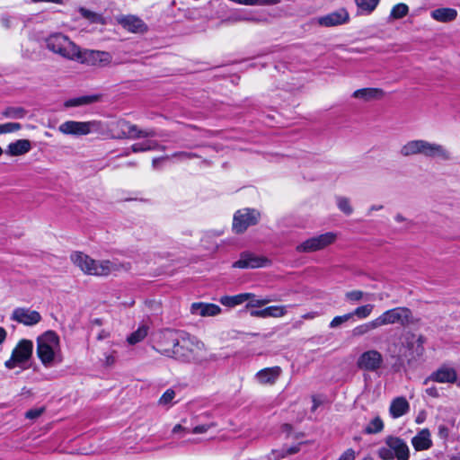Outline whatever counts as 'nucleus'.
Segmentation results:
<instances>
[{
    "instance_id": "nucleus-1",
    "label": "nucleus",
    "mask_w": 460,
    "mask_h": 460,
    "mask_svg": "<svg viewBox=\"0 0 460 460\" xmlns=\"http://www.w3.org/2000/svg\"><path fill=\"white\" fill-rule=\"evenodd\" d=\"M36 354L45 367H52L63 362L59 336L53 331H47L36 340Z\"/></svg>"
},
{
    "instance_id": "nucleus-2",
    "label": "nucleus",
    "mask_w": 460,
    "mask_h": 460,
    "mask_svg": "<svg viewBox=\"0 0 460 460\" xmlns=\"http://www.w3.org/2000/svg\"><path fill=\"white\" fill-rule=\"evenodd\" d=\"M70 259L73 264L86 275L105 277L124 269V266L117 261H97L81 252H73Z\"/></svg>"
},
{
    "instance_id": "nucleus-3",
    "label": "nucleus",
    "mask_w": 460,
    "mask_h": 460,
    "mask_svg": "<svg viewBox=\"0 0 460 460\" xmlns=\"http://www.w3.org/2000/svg\"><path fill=\"white\" fill-rule=\"evenodd\" d=\"M399 154L402 157L423 155L430 159L448 161L452 158L451 153L443 145L429 142L425 139H412L407 141L400 148Z\"/></svg>"
},
{
    "instance_id": "nucleus-4",
    "label": "nucleus",
    "mask_w": 460,
    "mask_h": 460,
    "mask_svg": "<svg viewBox=\"0 0 460 460\" xmlns=\"http://www.w3.org/2000/svg\"><path fill=\"white\" fill-rule=\"evenodd\" d=\"M204 349L205 345L202 341L183 332L170 358L188 363L196 360Z\"/></svg>"
},
{
    "instance_id": "nucleus-5",
    "label": "nucleus",
    "mask_w": 460,
    "mask_h": 460,
    "mask_svg": "<svg viewBox=\"0 0 460 460\" xmlns=\"http://www.w3.org/2000/svg\"><path fill=\"white\" fill-rule=\"evenodd\" d=\"M382 460H409L410 448L407 443L399 437L388 436L385 438V446L377 451Z\"/></svg>"
},
{
    "instance_id": "nucleus-6",
    "label": "nucleus",
    "mask_w": 460,
    "mask_h": 460,
    "mask_svg": "<svg viewBox=\"0 0 460 460\" xmlns=\"http://www.w3.org/2000/svg\"><path fill=\"white\" fill-rule=\"evenodd\" d=\"M46 44L49 50L71 61H75L78 54L79 46L62 33L50 35Z\"/></svg>"
},
{
    "instance_id": "nucleus-7",
    "label": "nucleus",
    "mask_w": 460,
    "mask_h": 460,
    "mask_svg": "<svg viewBox=\"0 0 460 460\" xmlns=\"http://www.w3.org/2000/svg\"><path fill=\"white\" fill-rule=\"evenodd\" d=\"M58 130L65 135L85 136L93 133L103 134L106 131V127L99 120H67L59 125Z\"/></svg>"
},
{
    "instance_id": "nucleus-8",
    "label": "nucleus",
    "mask_w": 460,
    "mask_h": 460,
    "mask_svg": "<svg viewBox=\"0 0 460 460\" xmlns=\"http://www.w3.org/2000/svg\"><path fill=\"white\" fill-rule=\"evenodd\" d=\"M377 325L380 327L385 325L395 324L405 326L413 323V316L411 311L408 307L399 306L383 312L376 318Z\"/></svg>"
},
{
    "instance_id": "nucleus-9",
    "label": "nucleus",
    "mask_w": 460,
    "mask_h": 460,
    "mask_svg": "<svg viewBox=\"0 0 460 460\" xmlns=\"http://www.w3.org/2000/svg\"><path fill=\"white\" fill-rule=\"evenodd\" d=\"M33 343L30 340H22L13 349L11 358L4 362V367L8 369L20 367L27 368V363L32 355Z\"/></svg>"
},
{
    "instance_id": "nucleus-10",
    "label": "nucleus",
    "mask_w": 460,
    "mask_h": 460,
    "mask_svg": "<svg viewBox=\"0 0 460 460\" xmlns=\"http://www.w3.org/2000/svg\"><path fill=\"white\" fill-rule=\"evenodd\" d=\"M183 332L166 329L159 332L155 339L153 349L161 355L170 358Z\"/></svg>"
},
{
    "instance_id": "nucleus-11",
    "label": "nucleus",
    "mask_w": 460,
    "mask_h": 460,
    "mask_svg": "<svg viewBox=\"0 0 460 460\" xmlns=\"http://www.w3.org/2000/svg\"><path fill=\"white\" fill-rule=\"evenodd\" d=\"M75 61L85 66L104 67L111 64L112 55L107 51L82 49L79 47Z\"/></svg>"
},
{
    "instance_id": "nucleus-12",
    "label": "nucleus",
    "mask_w": 460,
    "mask_h": 460,
    "mask_svg": "<svg viewBox=\"0 0 460 460\" xmlns=\"http://www.w3.org/2000/svg\"><path fill=\"white\" fill-rule=\"evenodd\" d=\"M336 239L337 234L335 233L327 232L306 239L296 247V251L306 253L317 252L332 244Z\"/></svg>"
},
{
    "instance_id": "nucleus-13",
    "label": "nucleus",
    "mask_w": 460,
    "mask_h": 460,
    "mask_svg": "<svg viewBox=\"0 0 460 460\" xmlns=\"http://www.w3.org/2000/svg\"><path fill=\"white\" fill-rule=\"evenodd\" d=\"M261 214L253 208H243L235 212L233 221V229L236 234L243 233L249 226L256 225Z\"/></svg>"
},
{
    "instance_id": "nucleus-14",
    "label": "nucleus",
    "mask_w": 460,
    "mask_h": 460,
    "mask_svg": "<svg viewBox=\"0 0 460 460\" xmlns=\"http://www.w3.org/2000/svg\"><path fill=\"white\" fill-rule=\"evenodd\" d=\"M117 128L119 129V138H146L156 136L154 129H141L137 125L129 121L120 119L116 123Z\"/></svg>"
},
{
    "instance_id": "nucleus-15",
    "label": "nucleus",
    "mask_w": 460,
    "mask_h": 460,
    "mask_svg": "<svg viewBox=\"0 0 460 460\" xmlns=\"http://www.w3.org/2000/svg\"><path fill=\"white\" fill-rule=\"evenodd\" d=\"M384 363L383 355L376 349L363 352L357 360V367L364 371H377Z\"/></svg>"
},
{
    "instance_id": "nucleus-16",
    "label": "nucleus",
    "mask_w": 460,
    "mask_h": 460,
    "mask_svg": "<svg viewBox=\"0 0 460 460\" xmlns=\"http://www.w3.org/2000/svg\"><path fill=\"white\" fill-rule=\"evenodd\" d=\"M271 264L270 260L264 256H257L251 252H243L238 261L234 264V268L239 269H257L268 267Z\"/></svg>"
},
{
    "instance_id": "nucleus-17",
    "label": "nucleus",
    "mask_w": 460,
    "mask_h": 460,
    "mask_svg": "<svg viewBox=\"0 0 460 460\" xmlns=\"http://www.w3.org/2000/svg\"><path fill=\"white\" fill-rule=\"evenodd\" d=\"M11 319L23 325L31 326L41 321V315L38 311L18 307L13 311Z\"/></svg>"
},
{
    "instance_id": "nucleus-18",
    "label": "nucleus",
    "mask_w": 460,
    "mask_h": 460,
    "mask_svg": "<svg viewBox=\"0 0 460 460\" xmlns=\"http://www.w3.org/2000/svg\"><path fill=\"white\" fill-rule=\"evenodd\" d=\"M117 22L123 29L132 33H144L147 31V25L136 15H121L117 18Z\"/></svg>"
},
{
    "instance_id": "nucleus-19",
    "label": "nucleus",
    "mask_w": 460,
    "mask_h": 460,
    "mask_svg": "<svg viewBox=\"0 0 460 460\" xmlns=\"http://www.w3.org/2000/svg\"><path fill=\"white\" fill-rule=\"evenodd\" d=\"M349 19V15L348 12L341 8L320 17L318 23L325 27L338 26L348 22Z\"/></svg>"
},
{
    "instance_id": "nucleus-20",
    "label": "nucleus",
    "mask_w": 460,
    "mask_h": 460,
    "mask_svg": "<svg viewBox=\"0 0 460 460\" xmlns=\"http://www.w3.org/2000/svg\"><path fill=\"white\" fill-rule=\"evenodd\" d=\"M457 379V373L455 368L447 366H442L434 371L425 381L429 380L438 383H455Z\"/></svg>"
},
{
    "instance_id": "nucleus-21",
    "label": "nucleus",
    "mask_w": 460,
    "mask_h": 460,
    "mask_svg": "<svg viewBox=\"0 0 460 460\" xmlns=\"http://www.w3.org/2000/svg\"><path fill=\"white\" fill-rule=\"evenodd\" d=\"M289 305H270L263 309L252 310L250 314L257 318H280L288 314V307Z\"/></svg>"
},
{
    "instance_id": "nucleus-22",
    "label": "nucleus",
    "mask_w": 460,
    "mask_h": 460,
    "mask_svg": "<svg viewBox=\"0 0 460 460\" xmlns=\"http://www.w3.org/2000/svg\"><path fill=\"white\" fill-rule=\"evenodd\" d=\"M280 374L281 368L279 367H266L257 372L255 378L261 385H273Z\"/></svg>"
},
{
    "instance_id": "nucleus-23",
    "label": "nucleus",
    "mask_w": 460,
    "mask_h": 460,
    "mask_svg": "<svg viewBox=\"0 0 460 460\" xmlns=\"http://www.w3.org/2000/svg\"><path fill=\"white\" fill-rule=\"evenodd\" d=\"M191 314L202 317L216 316L221 313V308L215 304L194 303L190 308Z\"/></svg>"
},
{
    "instance_id": "nucleus-24",
    "label": "nucleus",
    "mask_w": 460,
    "mask_h": 460,
    "mask_svg": "<svg viewBox=\"0 0 460 460\" xmlns=\"http://www.w3.org/2000/svg\"><path fill=\"white\" fill-rule=\"evenodd\" d=\"M431 435L428 429H423L411 439L412 447L416 451L428 450L432 446Z\"/></svg>"
},
{
    "instance_id": "nucleus-25",
    "label": "nucleus",
    "mask_w": 460,
    "mask_h": 460,
    "mask_svg": "<svg viewBox=\"0 0 460 460\" xmlns=\"http://www.w3.org/2000/svg\"><path fill=\"white\" fill-rule=\"evenodd\" d=\"M385 93L380 88H362L356 90L352 96L356 99H360L365 102L372 100H380L384 97Z\"/></svg>"
},
{
    "instance_id": "nucleus-26",
    "label": "nucleus",
    "mask_w": 460,
    "mask_h": 460,
    "mask_svg": "<svg viewBox=\"0 0 460 460\" xmlns=\"http://www.w3.org/2000/svg\"><path fill=\"white\" fill-rule=\"evenodd\" d=\"M31 149V144L28 139H19L10 143L6 149V154L11 156L22 155Z\"/></svg>"
},
{
    "instance_id": "nucleus-27",
    "label": "nucleus",
    "mask_w": 460,
    "mask_h": 460,
    "mask_svg": "<svg viewBox=\"0 0 460 460\" xmlns=\"http://www.w3.org/2000/svg\"><path fill=\"white\" fill-rule=\"evenodd\" d=\"M430 16L437 22H449L456 20L457 16V11L449 7L438 8L430 13Z\"/></svg>"
},
{
    "instance_id": "nucleus-28",
    "label": "nucleus",
    "mask_w": 460,
    "mask_h": 460,
    "mask_svg": "<svg viewBox=\"0 0 460 460\" xmlns=\"http://www.w3.org/2000/svg\"><path fill=\"white\" fill-rule=\"evenodd\" d=\"M249 296L247 299L246 308L252 310H255L254 308L262 307L271 302L278 301L275 296H268L265 297H258L253 293H246Z\"/></svg>"
},
{
    "instance_id": "nucleus-29",
    "label": "nucleus",
    "mask_w": 460,
    "mask_h": 460,
    "mask_svg": "<svg viewBox=\"0 0 460 460\" xmlns=\"http://www.w3.org/2000/svg\"><path fill=\"white\" fill-rule=\"evenodd\" d=\"M410 405L403 397L395 398L390 405V413L393 418H399L409 411Z\"/></svg>"
},
{
    "instance_id": "nucleus-30",
    "label": "nucleus",
    "mask_w": 460,
    "mask_h": 460,
    "mask_svg": "<svg viewBox=\"0 0 460 460\" xmlns=\"http://www.w3.org/2000/svg\"><path fill=\"white\" fill-rule=\"evenodd\" d=\"M377 328H379V326L377 325L376 320L375 318L369 322L361 323L354 327L351 333L353 337L358 338L369 333L370 332Z\"/></svg>"
},
{
    "instance_id": "nucleus-31",
    "label": "nucleus",
    "mask_w": 460,
    "mask_h": 460,
    "mask_svg": "<svg viewBox=\"0 0 460 460\" xmlns=\"http://www.w3.org/2000/svg\"><path fill=\"white\" fill-rule=\"evenodd\" d=\"M249 296L246 293L238 294L235 296H224L219 301L225 306L234 307L246 302Z\"/></svg>"
},
{
    "instance_id": "nucleus-32",
    "label": "nucleus",
    "mask_w": 460,
    "mask_h": 460,
    "mask_svg": "<svg viewBox=\"0 0 460 460\" xmlns=\"http://www.w3.org/2000/svg\"><path fill=\"white\" fill-rule=\"evenodd\" d=\"M99 100V97L97 95H85V96H80L73 99H69L66 101L65 106L69 107H78V106H84L88 105L91 103H93Z\"/></svg>"
},
{
    "instance_id": "nucleus-33",
    "label": "nucleus",
    "mask_w": 460,
    "mask_h": 460,
    "mask_svg": "<svg viewBox=\"0 0 460 460\" xmlns=\"http://www.w3.org/2000/svg\"><path fill=\"white\" fill-rule=\"evenodd\" d=\"M160 148H161V146L158 144L157 141H155V140H147L143 143H136L131 146V150L134 153L157 150ZM162 149H164V147H162Z\"/></svg>"
},
{
    "instance_id": "nucleus-34",
    "label": "nucleus",
    "mask_w": 460,
    "mask_h": 460,
    "mask_svg": "<svg viewBox=\"0 0 460 460\" xmlns=\"http://www.w3.org/2000/svg\"><path fill=\"white\" fill-rule=\"evenodd\" d=\"M375 308L373 304H366L359 305L353 312H350L351 316H356L358 319H366L371 315Z\"/></svg>"
},
{
    "instance_id": "nucleus-35",
    "label": "nucleus",
    "mask_w": 460,
    "mask_h": 460,
    "mask_svg": "<svg viewBox=\"0 0 460 460\" xmlns=\"http://www.w3.org/2000/svg\"><path fill=\"white\" fill-rule=\"evenodd\" d=\"M147 335V327L142 325L137 331L132 332L127 339L128 342L131 345L137 344L143 341Z\"/></svg>"
},
{
    "instance_id": "nucleus-36",
    "label": "nucleus",
    "mask_w": 460,
    "mask_h": 460,
    "mask_svg": "<svg viewBox=\"0 0 460 460\" xmlns=\"http://www.w3.org/2000/svg\"><path fill=\"white\" fill-rule=\"evenodd\" d=\"M355 2L361 12L371 13L376 9L380 0H355Z\"/></svg>"
},
{
    "instance_id": "nucleus-37",
    "label": "nucleus",
    "mask_w": 460,
    "mask_h": 460,
    "mask_svg": "<svg viewBox=\"0 0 460 460\" xmlns=\"http://www.w3.org/2000/svg\"><path fill=\"white\" fill-rule=\"evenodd\" d=\"M79 13L84 18H85L86 20H88L89 22H91L93 23L104 24V20L102 17V15H100L94 12H92L84 7H80Z\"/></svg>"
},
{
    "instance_id": "nucleus-38",
    "label": "nucleus",
    "mask_w": 460,
    "mask_h": 460,
    "mask_svg": "<svg viewBox=\"0 0 460 460\" xmlns=\"http://www.w3.org/2000/svg\"><path fill=\"white\" fill-rule=\"evenodd\" d=\"M384 429V422L380 417H375L365 428V432L367 434H376L379 433Z\"/></svg>"
},
{
    "instance_id": "nucleus-39",
    "label": "nucleus",
    "mask_w": 460,
    "mask_h": 460,
    "mask_svg": "<svg viewBox=\"0 0 460 460\" xmlns=\"http://www.w3.org/2000/svg\"><path fill=\"white\" fill-rule=\"evenodd\" d=\"M26 111L21 107H8L3 111L2 115L4 118L22 119L25 116Z\"/></svg>"
},
{
    "instance_id": "nucleus-40",
    "label": "nucleus",
    "mask_w": 460,
    "mask_h": 460,
    "mask_svg": "<svg viewBox=\"0 0 460 460\" xmlns=\"http://www.w3.org/2000/svg\"><path fill=\"white\" fill-rule=\"evenodd\" d=\"M408 12L409 7L407 4L402 3L397 4L392 8L390 18L394 20L403 18L404 16L407 15Z\"/></svg>"
},
{
    "instance_id": "nucleus-41",
    "label": "nucleus",
    "mask_w": 460,
    "mask_h": 460,
    "mask_svg": "<svg viewBox=\"0 0 460 460\" xmlns=\"http://www.w3.org/2000/svg\"><path fill=\"white\" fill-rule=\"evenodd\" d=\"M176 393L173 389H167L158 400V404L161 406H171Z\"/></svg>"
},
{
    "instance_id": "nucleus-42",
    "label": "nucleus",
    "mask_w": 460,
    "mask_h": 460,
    "mask_svg": "<svg viewBox=\"0 0 460 460\" xmlns=\"http://www.w3.org/2000/svg\"><path fill=\"white\" fill-rule=\"evenodd\" d=\"M337 206L341 211L346 215H350L353 212V208L350 205L349 199L345 197L337 198Z\"/></svg>"
},
{
    "instance_id": "nucleus-43",
    "label": "nucleus",
    "mask_w": 460,
    "mask_h": 460,
    "mask_svg": "<svg viewBox=\"0 0 460 460\" xmlns=\"http://www.w3.org/2000/svg\"><path fill=\"white\" fill-rule=\"evenodd\" d=\"M352 318L351 314L348 313L343 315L335 316L329 324V327L332 329H335L347 323L349 320Z\"/></svg>"
},
{
    "instance_id": "nucleus-44",
    "label": "nucleus",
    "mask_w": 460,
    "mask_h": 460,
    "mask_svg": "<svg viewBox=\"0 0 460 460\" xmlns=\"http://www.w3.org/2000/svg\"><path fill=\"white\" fill-rule=\"evenodd\" d=\"M22 128V125L16 122H7L0 124V135L8 134L18 131Z\"/></svg>"
},
{
    "instance_id": "nucleus-45",
    "label": "nucleus",
    "mask_w": 460,
    "mask_h": 460,
    "mask_svg": "<svg viewBox=\"0 0 460 460\" xmlns=\"http://www.w3.org/2000/svg\"><path fill=\"white\" fill-rule=\"evenodd\" d=\"M365 293L361 290H350L345 293V298L351 303L359 302L364 298Z\"/></svg>"
},
{
    "instance_id": "nucleus-46",
    "label": "nucleus",
    "mask_w": 460,
    "mask_h": 460,
    "mask_svg": "<svg viewBox=\"0 0 460 460\" xmlns=\"http://www.w3.org/2000/svg\"><path fill=\"white\" fill-rule=\"evenodd\" d=\"M300 450V447L298 445L290 447L288 448H282L280 451L273 452V455L278 454L275 458H283L287 456L293 455L297 453Z\"/></svg>"
},
{
    "instance_id": "nucleus-47",
    "label": "nucleus",
    "mask_w": 460,
    "mask_h": 460,
    "mask_svg": "<svg viewBox=\"0 0 460 460\" xmlns=\"http://www.w3.org/2000/svg\"><path fill=\"white\" fill-rule=\"evenodd\" d=\"M45 407L34 408L25 412V418L29 420H36L45 412Z\"/></svg>"
},
{
    "instance_id": "nucleus-48",
    "label": "nucleus",
    "mask_w": 460,
    "mask_h": 460,
    "mask_svg": "<svg viewBox=\"0 0 460 460\" xmlns=\"http://www.w3.org/2000/svg\"><path fill=\"white\" fill-rule=\"evenodd\" d=\"M216 427L215 423L198 425L190 431L193 434H203L206 433L209 429Z\"/></svg>"
},
{
    "instance_id": "nucleus-49",
    "label": "nucleus",
    "mask_w": 460,
    "mask_h": 460,
    "mask_svg": "<svg viewBox=\"0 0 460 460\" xmlns=\"http://www.w3.org/2000/svg\"><path fill=\"white\" fill-rule=\"evenodd\" d=\"M190 432V431L187 428L181 426V424H176L172 429V434L178 436L179 438H182L185 434Z\"/></svg>"
},
{
    "instance_id": "nucleus-50",
    "label": "nucleus",
    "mask_w": 460,
    "mask_h": 460,
    "mask_svg": "<svg viewBox=\"0 0 460 460\" xmlns=\"http://www.w3.org/2000/svg\"><path fill=\"white\" fill-rule=\"evenodd\" d=\"M356 453L352 448L347 449L338 460H355Z\"/></svg>"
},
{
    "instance_id": "nucleus-51",
    "label": "nucleus",
    "mask_w": 460,
    "mask_h": 460,
    "mask_svg": "<svg viewBox=\"0 0 460 460\" xmlns=\"http://www.w3.org/2000/svg\"><path fill=\"white\" fill-rule=\"evenodd\" d=\"M197 155L193 153H188V152H177V153H174L172 157H175V158H178L180 160H184V159H191L193 157H196Z\"/></svg>"
},
{
    "instance_id": "nucleus-52",
    "label": "nucleus",
    "mask_w": 460,
    "mask_h": 460,
    "mask_svg": "<svg viewBox=\"0 0 460 460\" xmlns=\"http://www.w3.org/2000/svg\"><path fill=\"white\" fill-rule=\"evenodd\" d=\"M317 316H319V314L317 312L312 311V312L304 314L303 315H301V318L304 320H313V319L316 318Z\"/></svg>"
},
{
    "instance_id": "nucleus-53",
    "label": "nucleus",
    "mask_w": 460,
    "mask_h": 460,
    "mask_svg": "<svg viewBox=\"0 0 460 460\" xmlns=\"http://www.w3.org/2000/svg\"><path fill=\"white\" fill-rule=\"evenodd\" d=\"M426 394L431 397H438L439 396L438 391L437 387H435V386L428 388L426 390Z\"/></svg>"
},
{
    "instance_id": "nucleus-54",
    "label": "nucleus",
    "mask_w": 460,
    "mask_h": 460,
    "mask_svg": "<svg viewBox=\"0 0 460 460\" xmlns=\"http://www.w3.org/2000/svg\"><path fill=\"white\" fill-rule=\"evenodd\" d=\"M169 158H170V156H164V157H158V158H155V159H153V162H152L153 167H154L155 169H156V168H157V166H158V164H159L161 161H163V160H167V159H169Z\"/></svg>"
},
{
    "instance_id": "nucleus-55",
    "label": "nucleus",
    "mask_w": 460,
    "mask_h": 460,
    "mask_svg": "<svg viewBox=\"0 0 460 460\" xmlns=\"http://www.w3.org/2000/svg\"><path fill=\"white\" fill-rule=\"evenodd\" d=\"M6 335V331L3 327H0V345L5 341Z\"/></svg>"
},
{
    "instance_id": "nucleus-56",
    "label": "nucleus",
    "mask_w": 460,
    "mask_h": 460,
    "mask_svg": "<svg viewBox=\"0 0 460 460\" xmlns=\"http://www.w3.org/2000/svg\"><path fill=\"white\" fill-rule=\"evenodd\" d=\"M394 220L398 223H402L407 221L406 217L402 216V214H396L394 217Z\"/></svg>"
},
{
    "instance_id": "nucleus-57",
    "label": "nucleus",
    "mask_w": 460,
    "mask_h": 460,
    "mask_svg": "<svg viewBox=\"0 0 460 460\" xmlns=\"http://www.w3.org/2000/svg\"><path fill=\"white\" fill-rule=\"evenodd\" d=\"M109 335H110V334H109V332H106V331L102 330V331H101V332H100V333L98 334V337H97V338H98V340H103V339L108 338V337H109Z\"/></svg>"
},
{
    "instance_id": "nucleus-58",
    "label": "nucleus",
    "mask_w": 460,
    "mask_h": 460,
    "mask_svg": "<svg viewBox=\"0 0 460 460\" xmlns=\"http://www.w3.org/2000/svg\"><path fill=\"white\" fill-rule=\"evenodd\" d=\"M382 208H383L382 205H373L369 208L367 214L370 215L372 211L381 210Z\"/></svg>"
},
{
    "instance_id": "nucleus-59",
    "label": "nucleus",
    "mask_w": 460,
    "mask_h": 460,
    "mask_svg": "<svg viewBox=\"0 0 460 460\" xmlns=\"http://www.w3.org/2000/svg\"><path fill=\"white\" fill-rule=\"evenodd\" d=\"M63 0H31L33 3H40V2H47V3H55V4H61Z\"/></svg>"
},
{
    "instance_id": "nucleus-60",
    "label": "nucleus",
    "mask_w": 460,
    "mask_h": 460,
    "mask_svg": "<svg viewBox=\"0 0 460 460\" xmlns=\"http://www.w3.org/2000/svg\"><path fill=\"white\" fill-rule=\"evenodd\" d=\"M114 361H115V358L113 356L109 355L106 357V364L107 365H112L114 363Z\"/></svg>"
},
{
    "instance_id": "nucleus-61",
    "label": "nucleus",
    "mask_w": 460,
    "mask_h": 460,
    "mask_svg": "<svg viewBox=\"0 0 460 460\" xmlns=\"http://www.w3.org/2000/svg\"><path fill=\"white\" fill-rule=\"evenodd\" d=\"M258 2L264 4H277L278 0H258Z\"/></svg>"
},
{
    "instance_id": "nucleus-62",
    "label": "nucleus",
    "mask_w": 460,
    "mask_h": 460,
    "mask_svg": "<svg viewBox=\"0 0 460 460\" xmlns=\"http://www.w3.org/2000/svg\"><path fill=\"white\" fill-rule=\"evenodd\" d=\"M233 20L237 22V21H244V20H247V18L243 17V16H241V15H236L234 17H233Z\"/></svg>"
},
{
    "instance_id": "nucleus-63",
    "label": "nucleus",
    "mask_w": 460,
    "mask_h": 460,
    "mask_svg": "<svg viewBox=\"0 0 460 460\" xmlns=\"http://www.w3.org/2000/svg\"><path fill=\"white\" fill-rule=\"evenodd\" d=\"M318 404L315 401H314V406H313V411H314L316 408H317Z\"/></svg>"
},
{
    "instance_id": "nucleus-64",
    "label": "nucleus",
    "mask_w": 460,
    "mask_h": 460,
    "mask_svg": "<svg viewBox=\"0 0 460 460\" xmlns=\"http://www.w3.org/2000/svg\"><path fill=\"white\" fill-rule=\"evenodd\" d=\"M456 460H460V453L456 456Z\"/></svg>"
}]
</instances>
